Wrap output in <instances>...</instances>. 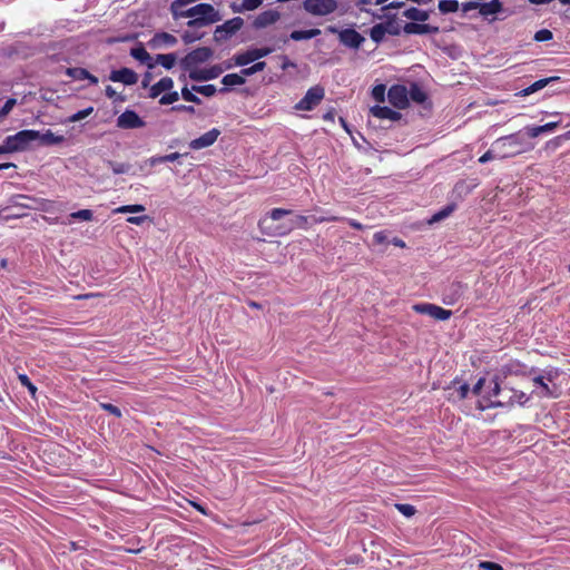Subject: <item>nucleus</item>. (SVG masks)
<instances>
[{"label": "nucleus", "instance_id": "f257e3e1", "mask_svg": "<svg viewBox=\"0 0 570 570\" xmlns=\"http://www.w3.org/2000/svg\"><path fill=\"white\" fill-rule=\"evenodd\" d=\"M179 14L191 18L187 26L189 28H202L222 20V16L210 3H198L190 7L186 12L178 11Z\"/></svg>", "mask_w": 570, "mask_h": 570}, {"label": "nucleus", "instance_id": "f03ea898", "mask_svg": "<svg viewBox=\"0 0 570 570\" xmlns=\"http://www.w3.org/2000/svg\"><path fill=\"white\" fill-rule=\"evenodd\" d=\"M499 146L501 158H510L523 154L532 148L519 132L500 137L494 141Z\"/></svg>", "mask_w": 570, "mask_h": 570}, {"label": "nucleus", "instance_id": "7ed1b4c3", "mask_svg": "<svg viewBox=\"0 0 570 570\" xmlns=\"http://www.w3.org/2000/svg\"><path fill=\"white\" fill-rule=\"evenodd\" d=\"M213 56L209 47H199L187 53L180 61V66L185 71L195 70L198 65L208 61Z\"/></svg>", "mask_w": 570, "mask_h": 570}, {"label": "nucleus", "instance_id": "20e7f679", "mask_svg": "<svg viewBox=\"0 0 570 570\" xmlns=\"http://www.w3.org/2000/svg\"><path fill=\"white\" fill-rule=\"evenodd\" d=\"M327 31L331 33H338L340 42L352 49H358L365 41V38L352 28H346L340 31L336 27L330 26L327 27Z\"/></svg>", "mask_w": 570, "mask_h": 570}, {"label": "nucleus", "instance_id": "39448f33", "mask_svg": "<svg viewBox=\"0 0 570 570\" xmlns=\"http://www.w3.org/2000/svg\"><path fill=\"white\" fill-rule=\"evenodd\" d=\"M303 8L312 16H328L336 11V0H304Z\"/></svg>", "mask_w": 570, "mask_h": 570}, {"label": "nucleus", "instance_id": "423d86ee", "mask_svg": "<svg viewBox=\"0 0 570 570\" xmlns=\"http://www.w3.org/2000/svg\"><path fill=\"white\" fill-rule=\"evenodd\" d=\"M325 95L324 88L321 86L311 87L305 96L295 105V109L311 111L315 109Z\"/></svg>", "mask_w": 570, "mask_h": 570}, {"label": "nucleus", "instance_id": "0eeeda50", "mask_svg": "<svg viewBox=\"0 0 570 570\" xmlns=\"http://www.w3.org/2000/svg\"><path fill=\"white\" fill-rule=\"evenodd\" d=\"M40 136V132L33 129H24L20 130L14 135L8 136L6 139L8 140V145L11 147H16L14 151H21L27 149L29 144L33 140H37Z\"/></svg>", "mask_w": 570, "mask_h": 570}, {"label": "nucleus", "instance_id": "6e6552de", "mask_svg": "<svg viewBox=\"0 0 570 570\" xmlns=\"http://www.w3.org/2000/svg\"><path fill=\"white\" fill-rule=\"evenodd\" d=\"M244 20L240 17L232 18L225 21L223 24L217 26L214 32V37L217 41H225L233 35L242 29Z\"/></svg>", "mask_w": 570, "mask_h": 570}, {"label": "nucleus", "instance_id": "1a4fd4ad", "mask_svg": "<svg viewBox=\"0 0 570 570\" xmlns=\"http://www.w3.org/2000/svg\"><path fill=\"white\" fill-rule=\"evenodd\" d=\"M274 48L271 47H262L246 50L244 52L237 53L234 56V61L236 66H247L250 62H254L261 58H264L272 53Z\"/></svg>", "mask_w": 570, "mask_h": 570}, {"label": "nucleus", "instance_id": "9d476101", "mask_svg": "<svg viewBox=\"0 0 570 570\" xmlns=\"http://www.w3.org/2000/svg\"><path fill=\"white\" fill-rule=\"evenodd\" d=\"M419 314H426L438 321H446L452 316V311L431 303H420L412 307Z\"/></svg>", "mask_w": 570, "mask_h": 570}, {"label": "nucleus", "instance_id": "9b49d317", "mask_svg": "<svg viewBox=\"0 0 570 570\" xmlns=\"http://www.w3.org/2000/svg\"><path fill=\"white\" fill-rule=\"evenodd\" d=\"M390 104L397 109L409 107L407 89L403 85H393L387 91Z\"/></svg>", "mask_w": 570, "mask_h": 570}, {"label": "nucleus", "instance_id": "f8f14e48", "mask_svg": "<svg viewBox=\"0 0 570 570\" xmlns=\"http://www.w3.org/2000/svg\"><path fill=\"white\" fill-rule=\"evenodd\" d=\"M117 126L122 129H136L145 126V121L134 110H125L117 118Z\"/></svg>", "mask_w": 570, "mask_h": 570}, {"label": "nucleus", "instance_id": "ddd939ff", "mask_svg": "<svg viewBox=\"0 0 570 570\" xmlns=\"http://www.w3.org/2000/svg\"><path fill=\"white\" fill-rule=\"evenodd\" d=\"M220 135V130L217 128H213L207 132L203 134L200 137L193 139L189 142V148L193 150H200L207 148L215 144Z\"/></svg>", "mask_w": 570, "mask_h": 570}, {"label": "nucleus", "instance_id": "4468645a", "mask_svg": "<svg viewBox=\"0 0 570 570\" xmlns=\"http://www.w3.org/2000/svg\"><path fill=\"white\" fill-rule=\"evenodd\" d=\"M109 79L114 82H121L126 86H131L137 83L138 75L132 69L124 67L112 70L109 75Z\"/></svg>", "mask_w": 570, "mask_h": 570}, {"label": "nucleus", "instance_id": "2eb2a0df", "mask_svg": "<svg viewBox=\"0 0 570 570\" xmlns=\"http://www.w3.org/2000/svg\"><path fill=\"white\" fill-rule=\"evenodd\" d=\"M219 66H212L205 69H195L188 72V77L194 81H207L217 78L222 73Z\"/></svg>", "mask_w": 570, "mask_h": 570}, {"label": "nucleus", "instance_id": "dca6fc26", "mask_svg": "<svg viewBox=\"0 0 570 570\" xmlns=\"http://www.w3.org/2000/svg\"><path fill=\"white\" fill-rule=\"evenodd\" d=\"M403 30L406 35H435L440 31L436 26L416 23L415 21L405 23Z\"/></svg>", "mask_w": 570, "mask_h": 570}, {"label": "nucleus", "instance_id": "f3484780", "mask_svg": "<svg viewBox=\"0 0 570 570\" xmlns=\"http://www.w3.org/2000/svg\"><path fill=\"white\" fill-rule=\"evenodd\" d=\"M281 19V13L277 10H266L261 12L254 20L253 27L255 29H263L271 24L276 23Z\"/></svg>", "mask_w": 570, "mask_h": 570}, {"label": "nucleus", "instance_id": "a211bd4d", "mask_svg": "<svg viewBox=\"0 0 570 570\" xmlns=\"http://www.w3.org/2000/svg\"><path fill=\"white\" fill-rule=\"evenodd\" d=\"M65 73L75 80H89L90 85H94V86H96L99 82L98 78L95 75L90 73L85 68H80V67L67 68Z\"/></svg>", "mask_w": 570, "mask_h": 570}, {"label": "nucleus", "instance_id": "6ab92c4d", "mask_svg": "<svg viewBox=\"0 0 570 570\" xmlns=\"http://www.w3.org/2000/svg\"><path fill=\"white\" fill-rule=\"evenodd\" d=\"M370 112L372 116L379 119H389L391 121H397L402 118V115L399 111L392 110L390 107L386 106H373L370 109Z\"/></svg>", "mask_w": 570, "mask_h": 570}, {"label": "nucleus", "instance_id": "aec40b11", "mask_svg": "<svg viewBox=\"0 0 570 570\" xmlns=\"http://www.w3.org/2000/svg\"><path fill=\"white\" fill-rule=\"evenodd\" d=\"M529 401V396L521 392V391H512V395L509 397L508 401H492L488 405L489 407H503L507 405H513L514 403H518L520 405H523Z\"/></svg>", "mask_w": 570, "mask_h": 570}, {"label": "nucleus", "instance_id": "412c9836", "mask_svg": "<svg viewBox=\"0 0 570 570\" xmlns=\"http://www.w3.org/2000/svg\"><path fill=\"white\" fill-rule=\"evenodd\" d=\"M449 400H452L453 402H460L468 396L470 387L469 384L461 383L455 380L452 382V385L449 386Z\"/></svg>", "mask_w": 570, "mask_h": 570}, {"label": "nucleus", "instance_id": "4be33fe9", "mask_svg": "<svg viewBox=\"0 0 570 570\" xmlns=\"http://www.w3.org/2000/svg\"><path fill=\"white\" fill-rule=\"evenodd\" d=\"M386 33L397 36L400 35V29L389 30V28L384 23H377L373 26L370 30L371 39L376 43L383 41Z\"/></svg>", "mask_w": 570, "mask_h": 570}, {"label": "nucleus", "instance_id": "5701e85b", "mask_svg": "<svg viewBox=\"0 0 570 570\" xmlns=\"http://www.w3.org/2000/svg\"><path fill=\"white\" fill-rule=\"evenodd\" d=\"M173 87H174V80L170 77H164L150 87L149 97L157 98L164 91L171 90Z\"/></svg>", "mask_w": 570, "mask_h": 570}, {"label": "nucleus", "instance_id": "b1692460", "mask_svg": "<svg viewBox=\"0 0 570 570\" xmlns=\"http://www.w3.org/2000/svg\"><path fill=\"white\" fill-rule=\"evenodd\" d=\"M503 10V4L501 0H491L489 2H482L480 3V11L479 13L488 18L490 16L497 14Z\"/></svg>", "mask_w": 570, "mask_h": 570}, {"label": "nucleus", "instance_id": "393cba45", "mask_svg": "<svg viewBox=\"0 0 570 570\" xmlns=\"http://www.w3.org/2000/svg\"><path fill=\"white\" fill-rule=\"evenodd\" d=\"M222 83L225 87L220 88L219 91L220 92H226L228 90V87L240 86V85L245 83V76H243L242 73L240 75H238V73H228V75L223 77Z\"/></svg>", "mask_w": 570, "mask_h": 570}, {"label": "nucleus", "instance_id": "a878e982", "mask_svg": "<svg viewBox=\"0 0 570 570\" xmlns=\"http://www.w3.org/2000/svg\"><path fill=\"white\" fill-rule=\"evenodd\" d=\"M407 98H411L416 104H423L428 96L416 82H412L407 90Z\"/></svg>", "mask_w": 570, "mask_h": 570}, {"label": "nucleus", "instance_id": "bb28decb", "mask_svg": "<svg viewBox=\"0 0 570 570\" xmlns=\"http://www.w3.org/2000/svg\"><path fill=\"white\" fill-rule=\"evenodd\" d=\"M403 17L412 20V21H421L424 22L429 19V12L425 10L417 9L415 7H411L403 11Z\"/></svg>", "mask_w": 570, "mask_h": 570}, {"label": "nucleus", "instance_id": "cd10ccee", "mask_svg": "<svg viewBox=\"0 0 570 570\" xmlns=\"http://www.w3.org/2000/svg\"><path fill=\"white\" fill-rule=\"evenodd\" d=\"M321 35L320 29L308 30H294L291 32L289 38L294 41L308 40Z\"/></svg>", "mask_w": 570, "mask_h": 570}, {"label": "nucleus", "instance_id": "c85d7f7f", "mask_svg": "<svg viewBox=\"0 0 570 570\" xmlns=\"http://www.w3.org/2000/svg\"><path fill=\"white\" fill-rule=\"evenodd\" d=\"M262 3L263 0H243L239 6L233 3L230 8L234 12L253 11L259 8Z\"/></svg>", "mask_w": 570, "mask_h": 570}, {"label": "nucleus", "instance_id": "c756f323", "mask_svg": "<svg viewBox=\"0 0 570 570\" xmlns=\"http://www.w3.org/2000/svg\"><path fill=\"white\" fill-rule=\"evenodd\" d=\"M438 8L442 14L456 12L460 8L458 0H440Z\"/></svg>", "mask_w": 570, "mask_h": 570}, {"label": "nucleus", "instance_id": "7c9ffc66", "mask_svg": "<svg viewBox=\"0 0 570 570\" xmlns=\"http://www.w3.org/2000/svg\"><path fill=\"white\" fill-rule=\"evenodd\" d=\"M455 208L456 205L454 203L446 205L444 208L433 214L429 223L433 224L443 220L444 218L449 217L455 210Z\"/></svg>", "mask_w": 570, "mask_h": 570}, {"label": "nucleus", "instance_id": "2f4dec72", "mask_svg": "<svg viewBox=\"0 0 570 570\" xmlns=\"http://www.w3.org/2000/svg\"><path fill=\"white\" fill-rule=\"evenodd\" d=\"M177 57L175 53H160L156 56V62L165 69H171L176 63Z\"/></svg>", "mask_w": 570, "mask_h": 570}, {"label": "nucleus", "instance_id": "473e14b6", "mask_svg": "<svg viewBox=\"0 0 570 570\" xmlns=\"http://www.w3.org/2000/svg\"><path fill=\"white\" fill-rule=\"evenodd\" d=\"M37 140H40L41 145H57L62 142V136H56L51 130H47L45 134H40Z\"/></svg>", "mask_w": 570, "mask_h": 570}, {"label": "nucleus", "instance_id": "72a5a7b5", "mask_svg": "<svg viewBox=\"0 0 570 570\" xmlns=\"http://www.w3.org/2000/svg\"><path fill=\"white\" fill-rule=\"evenodd\" d=\"M130 55L135 59L139 60L140 62L148 63L149 68L153 67V65L149 63V60L151 59L150 55L148 53V51L142 46L132 48L131 51H130Z\"/></svg>", "mask_w": 570, "mask_h": 570}, {"label": "nucleus", "instance_id": "f704fd0d", "mask_svg": "<svg viewBox=\"0 0 570 570\" xmlns=\"http://www.w3.org/2000/svg\"><path fill=\"white\" fill-rule=\"evenodd\" d=\"M307 229L308 228V217L304 215H297L294 225L286 228L284 232L276 233L275 235H285L293 230V228Z\"/></svg>", "mask_w": 570, "mask_h": 570}, {"label": "nucleus", "instance_id": "c9c22d12", "mask_svg": "<svg viewBox=\"0 0 570 570\" xmlns=\"http://www.w3.org/2000/svg\"><path fill=\"white\" fill-rule=\"evenodd\" d=\"M499 153V146L497 147L495 144L493 142L492 147L479 158V163L485 164L493 159H502Z\"/></svg>", "mask_w": 570, "mask_h": 570}, {"label": "nucleus", "instance_id": "e433bc0d", "mask_svg": "<svg viewBox=\"0 0 570 570\" xmlns=\"http://www.w3.org/2000/svg\"><path fill=\"white\" fill-rule=\"evenodd\" d=\"M191 90L205 97H213L217 91L215 85H194L191 86Z\"/></svg>", "mask_w": 570, "mask_h": 570}, {"label": "nucleus", "instance_id": "4c0bfd02", "mask_svg": "<svg viewBox=\"0 0 570 570\" xmlns=\"http://www.w3.org/2000/svg\"><path fill=\"white\" fill-rule=\"evenodd\" d=\"M554 78H544V79L537 80L531 86H529L528 88L523 89V95L528 96V95H531V94H533V92L544 88Z\"/></svg>", "mask_w": 570, "mask_h": 570}, {"label": "nucleus", "instance_id": "58836bf2", "mask_svg": "<svg viewBox=\"0 0 570 570\" xmlns=\"http://www.w3.org/2000/svg\"><path fill=\"white\" fill-rule=\"evenodd\" d=\"M533 382L534 384L539 385L541 389H542V392H541V396H544V397H553V396H557L552 391L551 389L549 387V385L547 383H544V376H535L533 379Z\"/></svg>", "mask_w": 570, "mask_h": 570}, {"label": "nucleus", "instance_id": "ea45409f", "mask_svg": "<svg viewBox=\"0 0 570 570\" xmlns=\"http://www.w3.org/2000/svg\"><path fill=\"white\" fill-rule=\"evenodd\" d=\"M195 91L191 90V88L189 89L187 87V85H185L183 88H181V97L184 100L188 101V102H194V104H202V100L198 96H196L194 94Z\"/></svg>", "mask_w": 570, "mask_h": 570}, {"label": "nucleus", "instance_id": "a19ab883", "mask_svg": "<svg viewBox=\"0 0 570 570\" xmlns=\"http://www.w3.org/2000/svg\"><path fill=\"white\" fill-rule=\"evenodd\" d=\"M142 212H145V206H142L140 204L124 205V206H120V207L114 209V213H121V214H126V213H142Z\"/></svg>", "mask_w": 570, "mask_h": 570}, {"label": "nucleus", "instance_id": "79ce46f5", "mask_svg": "<svg viewBox=\"0 0 570 570\" xmlns=\"http://www.w3.org/2000/svg\"><path fill=\"white\" fill-rule=\"evenodd\" d=\"M108 166L111 168L112 173L116 174V175L126 174L130 169V165L129 164L117 163V161H112V160L108 161Z\"/></svg>", "mask_w": 570, "mask_h": 570}, {"label": "nucleus", "instance_id": "37998d69", "mask_svg": "<svg viewBox=\"0 0 570 570\" xmlns=\"http://www.w3.org/2000/svg\"><path fill=\"white\" fill-rule=\"evenodd\" d=\"M266 67L265 61H258L248 68H244L240 73L245 77L252 76L256 72L263 71Z\"/></svg>", "mask_w": 570, "mask_h": 570}, {"label": "nucleus", "instance_id": "c03bdc74", "mask_svg": "<svg viewBox=\"0 0 570 570\" xmlns=\"http://www.w3.org/2000/svg\"><path fill=\"white\" fill-rule=\"evenodd\" d=\"M493 386L491 389V391L489 392V397H488V404L484 405V406H481V409H485V407H489L488 405L491 403V400L492 401H502L501 399H499V395L501 393V387H500V384L498 383V381H493Z\"/></svg>", "mask_w": 570, "mask_h": 570}, {"label": "nucleus", "instance_id": "a18cd8bd", "mask_svg": "<svg viewBox=\"0 0 570 570\" xmlns=\"http://www.w3.org/2000/svg\"><path fill=\"white\" fill-rule=\"evenodd\" d=\"M18 380L19 382L21 383L22 386L27 387L28 391L30 392V394L32 396H35L36 392H37V387L36 385L31 382V380L29 379V376L27 374H19L18 375Z\"/></svg>", "mask_w": 570, "mask_h": 570}, {"label": "nucleus", "instance_id": "49530a36", "mask_svg": "<svg viewBox=\"0 0 570 570\" xmlns=\"http://www.w3.org/2000/svg\"><path fill=\"white\" fill-rule=\"evenodd\" d=\"M70 216L73 219H81V220L89 222L92 219L94 214H92V210H90V209H80L78 212L71 213Z\"/></svg>", "mask_w": 570, "mask_h": 570}, {"label": "nucleus", "instance_id": "de8ad7c7", "mask_svg": "<svg viewBox=\"0 0 570 570\" xmlns=\"http://www.w3.org/2000/svg\"><path fill=\"white\" fill-rule=\"evenodd\" d=\"M92 111H94V107H88L86 109L79 110L76 114H73L72 116H70L69 120L71 122L80 121V120L87 118L88 116H90L92 114Z\"/></svg>", "mask_w": 570, "mask_h": 570}, {"label": "nucleus", "instance_id": "09e8293b", "mask_svg": "<svg viewBox=\"0 0 570 570\" xmlns=\"http://www.w3.org/2000/svg\"><path fill=\"white\" fill-rule=\"evenodd\" d=\"M553 38V33L549 29H540L534 33L533 39L538 42L549 41Z\"/></svg>", "mask_w": 570, "mask_h": 570}, {"label": "nucleus", "instance_id": "8fccbe9b", "mask_svg": "<svg viewBox=\"0 0 570 570\" xmlns=\"http://www.w3.org/2000/svg\"><path fill=\"white\" fill-rule=\"evenodd\" d=\"M179 99V95L177 91H169L168 94H165L160 97L159 104L160 105H171L176 102Z\"/></svg>", "mask_w": 570, "mask_h": 570}, {"label": "nucleus", "instance_id": "3c124183", "mask_svg": "<svg viewBox=\"0 0 570 570\" xmlns=\"http://www.w3.org/2000/svg\"><path fill=\"white\" fill-rule=\"evenodd\" d=\"M99 406L108 412L109 414L116 416V417H121L122 413L120 411V409L111 403H99Z\"/></svg>", "mask_w": 570, "mask_h": 570}, {"label": "nucleus", "instance_id": "603ef678", "mask_svg": "<svg viewBox=\"0 0 570 570\" xmlns=\"http://www.w3.org/2000/svg\"><path fill=\"white\" fill-rule=\"evenodd\" d=\"M396 509L405 517L410 518L415 514L416 510L412 504L397 503Z\"/></svg>", "mask_w": 570, "mask_h": 570}, {"label": "nucleus", "instance_id": "864d4df0", "mask_svg": "<svg viewBox=\"0 0 570 570\" xmlns=\"http://www.w3.org/2000/svg\"><path fill=\"white\" fill-rule=\"evenodd\" d=\"M289 214H292V210H291V209L273 208V209L268 213V217H269L272 220H278V219H281L283 216H286V215H289Z\"/></svg>", "mask_w": 570, "mask_h": 570}, {"label": "nucleus", "instance_id": "5fc2aeb1", "mask_svg": "<svg viewBox=\"0 0 570 570\" xmlns=\"http://www.w3.org/2000/svg\"><path fill=\"white\" fill-rule=\"evenodd\" d=\"M16 104L17 100L14 98H9L0 109V119L8 116L12 108L16 106Z\"/></svg>", "mask_w": 570, "mask_h": 570}, {"label": "nucleus", "instance_id": "6e6d98bb", "mask_svg": "<svg viewBox=\"0 0 570 570\" xmlns=\"http://www.w3.org/2000/svg\"><path fill=\"white\" fill-rule=\"evenodd\" d=\"M373 98L379 101L383 102L385 97V86L384 85H377L372 90Z\"/></svg>", "mask_w": 570, "mask_h": 570}, {"label": "nucleus", "instance_id": "4d7b16f0", "mask_svg": "<svg viewBox=\"0 0 570 570\" xmlns=\"http://www.w3.org/2000/svg\"><path fill=\"white\" fill-rule=\"evenodd\" d=\"M155 38L163 40L164 43L169 45V46H174L177 42V39L173 35L167 33V32L158 33V35H156Z\"/></svg>", "mask_w": 570, "mask_h": 570}, {"label": "nucleus", "instance_id": "13d9d810", "mask_svg": "<svg viewBox=\"0 0 570 570\" xmlns=\"http://www.w3.org/2000/svg\"><path fill=\"white\" fill-rule=\"evenodd\" d=\"M475 9L480 11V2L469 1L461 4V10L463 13H468Z\"/></svg>", "mask_w": 570, "mask_h": 570}, {"label": "nucleus", "instance_id": "bf43d9fd", "mask_svg": "<svg viewBox=\"0 0 570 570\" xmlns=\"http://www.w3.org/2000/svg\"><path fill=\"white\" fill-rule=\"evenodd\" d=\"M479 567L483 570H503L501 564L491 561H482Z\"/></svg>", "mask_w": 570, "mask_h": 570}, {"label": "nucleus", "instance_id": "052dcab7", "mask_svg": "<svg viewBox=\"0 0 570 570\" xmlns=\"http://www.w3.org/2000/svg\"><path fill=\"white\" fill-rule=\"evenodd\" d=\"M181 38H183V41L188 45V43H191V42H194L196 40H199L202 38V35H196V33L190 32V31H185L183 33Z\"/></svg>", "mask_w": 570, "mask_h": 570}, {"label": "nucleus", "instance_id": "680f3d73", "mask_svg": "<svg viewBox=\"0 0 570 570\" xmlns=\"http://www.w3.org/2000/svg\"><path fill=\"white\" fill-rule=\"evenodd\" d=\"M171 111H175V112H188V114H195V107L194 106H187V105H176V106H173Z\"/></svg>", "mask_w": 570, "mask_h": 570}, {"label": "nucleus", "instance_id": "e2e57ef3", "mask_svg": "<svg viewBox=\"0 0 570 570\" xmlns=\"http://www.w3.org/2000/svg\"><path fill=\"white\" fill-rule=\"evenodd\" d=\"M525 132L530 138H537L542 134L541 126H528Z\"/></svg>", "mask_w": 570, "mask_h": 570}, {"label": "nucleus", "instance_id": "0e129e2a", "mask_svg": "<svg viewBox=\"0 0 570 570\" xmlns=\"http://www.w3.org/2000/svg\"><path fill=\"white\" fill-rule=\"evenodd\" d=\"M105 94L108 98L110 99H115V100H119V101H124V98L120 97L116 90L111 87V86H107L106 89H105Z\"/></svg>", "mask_w": 570, "mask_h": 570}, {"label": "nucleus", "instance_id": "69168bd1", "mask_svg": "<svg viewBox=\"0 0 570 570\" xmlns=\"http://www.w3.org/2000/svg\"><path fill=\"white\" fill-rule=\"evenodd\" d=\"M373 240L375 244L381 245V244H384L387 242V236H386L385 232H383V230L376 232L373 235Z\"/></svg>", "mask_w": 570, "mask_h": 570}, {"label": "nucleus", "instance_id": "338daca9", "mask_svg": "<svg viewBox=\"0 0 570 570\" xmlns=\"http://www.w3.org/2000/svg\"><path fill=\"white\" fill-rule=\"evenodd\" d=\"M559 125H560L559 121H551V122H547V124L542 125L541 126L542 134L553 131L554 129H557L559 127Z\"/></svg>", "mask_w": 570, "mask_h": 570}, {"label": "nucleus", "instance_id": "774afa93", "mask_svg": "<svg viewBox=\"0 0 570 570\" xmlns=\"http://www.w3.org/2000/svg\"><path fill=\"white\" fill-rule=\"evenodd\" d=\"M148 219V216H130L127 218V222L132 225H141L145 220Z\"/></svg>", "mask_w": 570, "mask_h": 570}]
</instances>
